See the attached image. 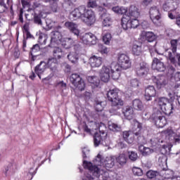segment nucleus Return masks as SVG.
<instances>
[{"label":"nucleus","instance_id":"48","mask_svg":"<svg viewBox=\"0 0 180 180\" xmlns=\"http://www.w3.org/2000/svg\"><path fill=\"white\" fill-rule=\"evenodd\" d=\"M146 176L150 179H153V178H158V176H160V173L155 171L149 170L148 172H147Z\"/></svg>","mask_w":180,"mask_h":180},{"label":"nucleus","instance_id":"24","mask_svg":"<svg viewBox=\"0 0 180 180\" xmlns=\"http://www.w3.org/2000/svg\"><path fill=\"white\" fill-rule=\"evenodd\" d=\"M65 27H67L73 34L75 36H79V30H78V25L72 22H66L65 23Z\"/></svg>","mask_w":180,"mask_h":180},{"label":"nucleus","instance_id":"57","mask_svg":"<svg viewBox=\"0 0 180 180\" xmlns=\"http://www.w3.org/2000/svg\"><path fill=\"white\" fill-rule=\"evenodd\" d=\"M101 4L105 8H112V0H100Z\"/></svg>","mask_w":180,"mask_h":180},{"label":"nucleus","instance_id":"33","mask_svg":"<svg viewBox=\"0 0 180 180\" xmlns=\"http://www.w3.org/2000/svg\"><path fill=\"white\" fill-rule=\"evenodd\" d=\"M112 68L113 70H111V77L112 79L117 80L120 78V70L119 69V65L115 63Z\"/></svg>","mask_w":180,"mask_h":180},{"label":"nucleus","instance_id":"4","mask_svg":"<svg viewBox=\"0 0 180 180\" xmlns=\"http://www.w3.org/2000/svg\"><path fill=\"white\" fill-rule=\"evenodd\" d=\"M95 164V167H105L107 169L109 168H113L115 165V158L113 157H108L103 160V158L101 154H98L96 159L94 160Z\"/></svg>","mask_w":180,"mask_h":180},{"label":"nucleus","instance_id":"7","mask_svg":"<svg viewBox=\"0 0 180 180\" xmlns=\"http://www.w3.org/2000/svg\"><path fill=\"white\" fill-rule=\"evenodd\" d=\"M171 148H172V146L170 145H163L160 148V153L162 156L158 158V162L160 165H167V155H171L172 153H171Z\"/></svg>","mask_w":180,"mask_h":180},{"label":"nucleus","instance_id":"2","mask_svg":"<svg viewBox=\"0 0 180 180\" xmlns=\"http://www.w3.org/2000/svg\"><path fill=\"white\" fill-rule=\"evenodd\" d=\"M172 51H167V57L171 61L172 64L179 70L180 68V53H176V49L178 47V40L172 39L170 41Z\"/></svg>","mask_w":180,"mask_h":180},{"label":"nucleus","instance_id":"60","mask_svg":"<svg viewBox=\"0 0 180 180\" xmlns=\"http://www.w3.org/2000/svg\"><path fill=\"white\" fill-rule=\"evenodd\" d=\"M140 84V82H139V79H132L130 80V86L132 88H137Z\"/></svg>","mask_w":180,"mask_h":180},{"label":"nucleus","instance_id":"54","mask_svg":"<svg viewBox=\"0 0 180 180\" xmlns=\"http://www.w3.org/2000/svg\"><path fill=\"white\" fill-rule=\"evenodd\" d=\"M34 23H36L37 25H39L40 26H41V25H43V23L41 22V13L39 14L34 15Z\"/></svg>","mask_w":180,"mask_h":180},{"label":"nucleus","instance_id":"27","mask_svg":"<svg viewBox=\"0 0 180 180\" xmlns=\"http://www.w3.org/2000/svg\"><path fill=\"white\" fill-rule=\"evenodd\" d=\"M160 109L163 113L165 115H167V116H169L172 113H174V105L169 102Z\"/></svg>","mask_w":180,"mask_h":180},{"label":"nucleus","instance_id":"63","mask_svg":"<svg viewBox=\"0 0 180 180\" xmlns=\"http://www.w3.org/2000/svg\"><path fill=\"white\" fill-rule=\"evenodd\" d=\"M141 26L143 29H148V27H150V23H148L146 20H144L141 22Z\"/></svg>","mask_w":180,"mask_h":180},{"label":"nucleus","instance_id":"61","mask_svg":"<svg viewBox=\"0 0 180 180\" xmlns=\"http://www.w3.org/2000/svg\"><path fill=\"white\" fill-rule=\"evenodd\" d=\"M50 8L52 12L57 13V11L58 9V4H57V2L50 3Z\"/></svg>","mask_w":180,"mask_h":180},{"label":"nucleus","instance_id":"25","mask_svg":"<svg viewBox=\"0 0 180 180\" xmlns=\"http://www.w3.org/2000/svg\"><path fill=\"white\" fill-rule=\"evenodd\" d=\"M89 63L93 68L101 67L102 65V58L93 56L89 58Z\"/></svg>","mask_w":180,"mask_h":180},{"label":"nucleus","instance_id":"42","mask_svg":"<svg viewBox=\"0 0 180 180\" xmlns=\"http://www.w3.org/2000/svg\"><path fill=\"white\" fill-rule=\"evenodd\" d=\"M133 106L136 110H141L142 109H144V105H143V103L139 99H135L133 101Z\"/></svg>","mask_w":180,"mask_h":180},{"label":"nucleus","instance_id":"29","mask_svg":"<svg viewBox=\"0 0 180 180\" xmlns=\"http://www.w3.org/2000/svg\"><path fill=\"white\" fill-rule=\"evenodd\" d=\"M139 151L141 153L143 157H147V155H150V154H153L154 153V150L145 147L143 145H140L139 146Z\"/></svg>","mask_w":180,"mask_h":180},{"label":"nucleus","instance_id":"35","mask_svg":"<svg viewBox=\"0 0 180 180\" xmlns=\"http://www.w3.org/2000/svg\"><path fill=\"white\" fill-rule=\"evenodd\" d=\"M160 175H161L165 179H172V178L174 176V171L169 169L162 170Z\"/></svg>","mask_w":180,"mask_h":180},{"label":"nucleus","instance_id":"45","mask_svg":"<svg viewBox=\"0 0 180 180\" xmlns=\"http://www.w3.org/2000/svg\"><path fill=\"white\" fill-rule=\"evenodd\" d=\"M108 127L110 130H112V131H122V127H120V125L115 124V123L110 124Z\"/></svg>","mask_w":180,"mask_h":180},{"label":"nucleus","instance_id":"55","mask_svg":"<svg viewBox=\"0 0 180 180\" xmlns=\"http://www.w3.org/2000/svg\"><path fill=\"white\" fill-rule=\"evenodd\" d=\"M100 77L103 82H108L110 78V75H109V73H100Z\"/></svg>","mask_w":180,"mask_h":180},{"label":"nucleus","instance_id":"10","mask_svg":"<svg viewBox=\"0 0 180 180\" xmlns=\"http://www.w3.org/2000/svg\"><path fill=\"white\" fill-rule=\"evenodd\" d=\"M118 67L122 68V70H128L131 67V61H130V58L124 53H121L118 55Z\"/></svg>","mask_w":180,"mask_h":180},{"label":"nucleus","instance_id":"37","mask_svg":"<svg viewBox=\"0 0 180 180\" xmlns=\"http://www.w3.org/2000/svg\"><path fill=\"white\" fill-rule=\"evenodd\" d=\"M153 123H155V126L158 127L162 128L167 124V119L165 117H162L158 120L155 121Z\"/></svg>","mask_w":180,"mask_h":180},{"label":"nucleus","instance_id":"31","mask_svg":"<svg viewBox=\"0 0 180 180\" xmlns=\"http://www.w3.org/2000/svg\"><path fill=\"white\" fill-rule=\"evenodd\" d=\"M53 58H56V60H60V58H63L64 56H65V53H64V51H63V49L60 47H56L53 50Z\"/></svg>","mask_w":180,"mask_h":180},{"label":"nucleus","instance_id":"19","mask_svg":"<svg viewBox=\"0 0 180 180\" xmlns=\"http://www.w3.org/2000/svg\"><path fill=\"white\" fill-rule=\"evenodd\" d=\"M122 114L124 115L125 119L127 120H131L134 117V110L131 106L127 105L122 108Z\"/></svg>","mask_w":180,"mask_h":180},{"label":"nucleus","instance_id":"39","mask_svg":"<svg viewBox=\"0 0 180 180\" xmlns=\"http://www.w3.org/2000/svg\"><path fill=\"white\" fill-rule=\"evenodd\" d=\"M158 102V105L161 109L162 108H164L167 103H169V100L165 97H160L156 99Z\"/></svg>","mask_w":180,"mask_h":180},{"label":"nucleus","instance_id":"23","mask_svg":"<svg viewBox=\"0 0 180 180\" xmlns=\"http://www.w3.org/2000/svg\"><path fill=\"white\" fill-rule=\"evenodd\" d=\"M46 68H47V63L44 61H41L40 63L35 67V74L38 75L40 79H41V75L44 72V71H46Z\"/></svg>","mask_w":180,"mask_h":180},{"label":"nucleus","instance_id":"43","mask_svg":"<svg viewBox=\"0 0 180 180\" xmlns=\"http://www.w3.org/2000/svg\"><path fill=\"white\" fill-rule=\"evenodd\" d=\"M15 171H16V166H15L12 164H10L6 168L5 174H6V175H13V174H15Z\"/></svg>","mask_w":180,"mask_h":180},{"label":"nucleus","instance_id":"15","mask_svg":"<svg viewBox=\"0 0 180 180\" xmlns=\"http://www.w3.org/2000/svg\"><path fill=\"white\" fill-rule=\"evenodd\" d=\"M150 71L148 68V65L144 62H141L139 64L136 65L135 66V72L139 77H143V75H147Z\"/></svg>","mask_w":180,"mask_h":180},{"label":"nucleus","instance_id":"3","mask_svg":"<svg viewBox=\"0 0 180 180\" xmlns=\"http://www.w3.org/2000/svg\"><path fill=\"white\" fill-rule=\"evenodd\" d=\"M83 167L85 169H89L94 177H86L83 180H99V176L105 172L103 169H101L98 167L94 166L92 162L86 160L83 161Z\"/></svg>","mask_w":180,"mask_h":180},{"label":"nucleus","instance_id":"8","mask_svg":"<svg viewBox=\"0 0 180 180\" xmlns=\"http://www.w3.org/2000/svg\"><path fill=\"white\" fill-rule=\"evenodd\" d=\"M70 82L79 89V91H84L85 89V82L82 77L77 73L72 74L70 77Z\"/></svg>","mask_w":180,"mask_h":180},{"label":"nucleus","instance_id":"21","mask_svg":"<svg viewBox=\"0 0 180 180\" xmlns=\"http://www.w3.org/2000/svg\"><path fill=\"white\" fill-rule=\"evenodd\" d=\"M140 8L134 5H132L129 7V18H136L139 19L140 18V13H141Z\"/></svg>","mask_w":180,"mask_h":180},{"label":"nucleus","instance_id":"44","mask_svg":"<svg viewBox=\"0 0 180 180\" xmlns=\"http://www.w3.org/2000/svg\"><path fill=\"white\" fill-rule=\"evenodd\" d=\"M116 161L120 165H124L127 162V157H126L125 154H121L116 158Z\"/></svg>","mask_w":180,"mask_h":180},{"label":"nucleus","instance_id":"32","mask_svg":"<svg viewBox=\"0 0 180 180\" xmlns=\"http://www.w3.org/2000/svg\"><path fill=\"white\" fill-rule=\"evenodd\" d=\"M119 92H120V90L118 89H113L112 90H110L107 93V98L108 101H112V99H115L116 98L119 97Z\"/></svg>","mask_w":180,"mask_h":180},{"label":"nucleus","instance_id":"16","mask_svg":"<svg viewBox=\"0 0 180 180\" xmlns=\"http://www.w3.org/2000/svg\"><path fill=\"white\" fill-rule=\"evenodd\" d=\"M82 40L84 44H86V46H92L94 44H96L98 39H96V36H95V34L91 32H87L82 36Z\"/></svg>","mask_w":180,"mask_h":180},{"label":"nucleus","instance_id":"1","mask_svg":"<svg viewBox=\"0 0 180 180\" xmlns=\"http://www.w3.org/2000/svg\"><path fill=\"white\" fill-rule=\"evenodd\" d=\"M70 17L73 20L80 19L87 26H92L96 22L95 12L92 10L86 9L85 6H80L75 8L70 13Z\"/></svg>","mask_w":180,"mask_h":180},{"label":"nucleus","instance_id":"17","mask_svg":"<svg viewBox=\"0 0 180 180\" xmlns=\"http://www.w3.org/2000/svg\"><path fill=\"white\" fill-rule=\"evenodd\" d=\"M154 82L156 84L158 89H162L168 85V79L165 76H158L155 78Z\"/></svg>","mask_w":180,"mask_h":180},{"label":"nucleus","instance_id":"41","mask_svg":"<svg viewBox=\"0 0 180 180\" xmlns=\"http://www.w3.org/2000/svg\"><path fill=\"white\" fill-rule=\"evenodd\" d=\"M112 11H113L115 13H117L118 15H124V13L127 12V9H126V8L120 6L112 7Z\"/></svg>","mask_w":180,"mask_h":180},{"label":"nucleus","instance_id":"50","mask_svg":"<svg viewBox=\"0 0 180 180\" xmlns=\"http://www.w3.org/2000/svg\"><path fill=\"white\" fill-rule=\"evenodd\" d=\"M39 51H40V46H39L38 44L33 45L30 51L31 56H32V57L37 56L36 53H39Z\"/></svg>","mask_w":180,"mask_h":180},{"label":"nucleus","instance_id":"53","mask_svg":"<svg viewBox=\"0 0 180 180\" xmlns=\"http://www.w3.org/2000/svg\"><path fill=\"white\" fill-rule=\"evenodd\" d=\"M112 40V34L107 33L103 37V41L105 44H110V41Z\"/></svg>","mask_w":180,"mask_h":180},{"label":"nucleus","instance_id":"18","mask_svg":"<svg viewBox=\"0 0 180 180\" xmlns=\"http://www.w3.org/2000/svg\"><path fill=\"white\" fill-rule=\"evenodd\" d=\"M157 95V91L154 86H148L145 89V99L146 101H151Z\"/></svg>","mask_w":180,"mask_h":180},{"label":"nucleus","instance_id":"30","mask_svg":"<svg viewBox=\"0 0 180 180\" xmlns=\"http://www.w3.org/2000/svg\"><path fill=\"white\" fill-rule=\"evenodd\" d=\"M162 9L165 12H172L176 10V7H175V3L166 1L162 5Z\"/></svg>","mask_w":180,"mask_h":180},{"label":"nucleus","instance_id":"36","mask_svg":"<svg viewBox=\"0 0 180 180\" xmlns=\"http://www.w3.org/2000/svg\"><path fill=\"white\" fill-rule=\"evenodd\" d=\"M113 65H115V63H111L110 65H103L100 70V73L110 75V72L113 71Z\"/></svg>","mask_w":180,"mask_h":180},{"label":"nucleus","instance_id":"46","mask_svg":"<svg viewBox=\"0 0 180 180\" xmlns=\"http://www.w3.org/2000/svg\"><path fill=\"white\" fill-rule=\"evenodd\" d=\"M132 172L136 176H143V169L140 167H134L132 168Z\"/></svg>","mask_w":180,"mask_h":180},{"label":"nucleus","instance_id":"13","mask_svg":"<svg viewBox=\"0 0 180 180\" xmlns=\"http://www.w3.org/2000/svg\"><path fill=\"white\" fill-rule=\"evenodd\" d=\"M110 102H111L112 108L110 109L109 112L112 115H117V110L120 109L121 106L124 105V102L119 96L115 98H112V100H110Z\"/></svg>","mask_w":180,"mask_h":180},{"label":"nucleus","instance_id":"47","mask_svg":"<svg viewBox=\"0 0 180 180\" xmlns=\"http://www.w3.org/2000/svg\"><path fill=\"white\" fill-rule=\"evenodd\" d=\"M88 81L90 82V84H94L96 86H98L99 85V79L98 77L96 76H89L88 77Z\"/></svg>","mask_w":180,"mask_h":180},{"label":"nucleus","instance_id":"26","mask_svg":"<svg viewBox=\"0 0 180 180\" xmlns=\"http://www.w3.org/2000/svg\"><path fill=\"white\" fill-rule=\"evenodd\" d=\"M122 137L124 141L128 144H133L134 141V134L130 131H125L122 132Z\"/></svg>","mask_w":180,"mask_h":180},{"label":"nucleus","instance_id":"9","mask_svg":"<svg viewBox=\"0 0 180 180\" xmlns=\"http://www.w3.org/2000/svg\"><path fill=\"white\" fill-rule=\"evenodd\" d=\"M150 18L151 19L153 23L155 26H160V20H161V13L160 12V8L157 6H152L149 10Z\"/></svg>","mask_w":180,"mask_h":180},{"label":"nucleus","instance_id":"52","mask_svg":"<svg viewBox=\"0 0 180 180\" xmlns=\"http://www.w3.org/2000/svg\"><path fill=\"white\" fill-rule=\"evenodd\" d=\"M128 157L131 161H137V158H139V155H137V153L134 151H129L128 152Z\"/></svg>","mask_w":180,"mask_h":180},{"label":"nucleus","instance_id":"6","mask_svg":"<svg viewBox=\"0 0 180 180\" xmlns=\"http://www.w3.org/2000/svg\"><path fill=\"white\" fill-rule=\"evenodd\" d=\"M99 133H95L94 136V143L95 147H98L103 144L105 146L104 141L106 140L108 134L106 133V127L105 125L100 126L98 128Z\"/></svg>","mask_w":180,"mask_h":180},{"label":"nucleus","instance_id":"22","mask_svg":"<svg viewBox=\"0 0 180 180\" xmlns=\"http://www.w3.org/2000/svg\"><path fill=\"white\" fill-rule=\"evenodd\" d=\"M141 37L144 39L148 43H153L155 40H157V35L153 32L143 31L141 34Z\"/></svg>","mask_w":180,"mask_h":180},{"label":"nucleus","instance_id":"20","mask_svg":"<svg viewBox=\"0 0 180 180\" xmlns=\"http://www.w3.org/2000/svg\"><path fill=\"white\" fill-rule=\"evenodd\" d=\"M152 68L153 70H156L160 72H162L165 71V65H164V63L161 62L158 58H155L153 60Z\"/></svg>","mask_w":180,"mask_h":180},{"label":"nucleus","instance_id":"51","mask_svg":"<svg viewBox=\"0 0 180 180\" xmlns=\"http://www.w3.org/2000/svg\"><path fill=\"white\" fill-rule=\"evenodd\" d=\"M103 106H105V103L103 101H96L95 105L96 112H102L103 110Z\"/></svg>","mask_w":180,"mask_h":180},{"label":"nucleus","instance_id":"34","mask_svg":"<svg viewBox=\"0 0 180 180\" xmlns=\"http://www.w3.org/2000/svg\"><path fill=\"white\" fill-rule=\"evenodd\" d=\"M162 117H165L164 115H162V112L158 109H155L153 114L150 116V119L154 122H156V120H158L159 119H162Z\"/></svg>","mask_w":180,"mask_h":180},{"label":"nucleus","instance_id":"64","mask_svg":"<svg viewBox=\"0 0 180 180\" xmlns=\"http://www.w3.org/2000/svg\"><path fill=\"white\" fill-rule=\"evenodd\" d=\"M138 141L140 143V144H146L147 143V141L146 139H144V136H139L138 137Z\"/></svg>","mask_w":180,"mask_h":180},{"label":"nucleus","instance_id":"14","mask_svg":"<svg viewBox=\"0 0 180 180\" xmlns=\"http://www.w3.org/2000/svg\"><path fill=\"white\" fill-rule=\"evenodd\" d=\"M63 27L60 25L56 27L55 31H53L51 33V44H53V43H58L59 41H61V39H63V36L61 35V32Z\"/></svg>","mask_w":180,"mask_h":180},{"label":"nucleus","instance_id":"5","mask_svg":"<svg viewBox=\"0 0 180 180\" xmlns=\"http://www.w3.org/2000/svg\"><path fill=\"white\" fill-rule=\"evenodd\" d=\"M121 25L124 30H127L139 27L140 22L137 18H130V17L124 15L121 20Z\"/></svg>","mask_w":180,"mask_h":180},{"label":"nucleus","instance_id":"62","mask_svg":"<svg viewBox=\"0 0 180 180\" xmlns=\"http://www.w3.org/2000/svg\"><path fill=\"white\" fill-rule=\"evenodd\" d=\"M88 155H89V149H88L87 148H84L82 149V157L84 160H85V158H87Z\"/></svg>","mask_w":180,"mask_h":180},{"label":"nucleus","instance_id":"59","mask_svg":"<svg viewBox=\"0 0 180 180\" xmlns=\"http://www.w3.org/2000/svg\"><path fill=\"white\" fill-rule=\"evenodd\" d=\"M98 6V3L96 0H89L87 2V8H96Z\"/></svg>","mask_w":180,"mask_h":180},{"label":"nucleus","instance_id":"38","mask_svg":"<svg viewBox=\"0 0 180 180\" xmlns=\"http://www.w3.org/2000/svg\"><path fill=\"white\" fill-rule=\"evenodd\" d=\"M132 53L134 56H140L141 54V44H134L132 46Z\"/></svg>","mask_w":180,"mask_h":180},{"label":"nucleus","instance_id":"56","mask_svg":"<svg viewBox=\"0 0 180 180\" xmlns=\"http://www.w3.org/2000/svg\"><path fill=\"white\" fill-rule=\"evenodd\" d=\"M134 126L137 129V131L134 132L135 136H140V131L143 127V124L137 121L134 122Z\"/></svg>","mask_w":180,"mask_h":180},{"label":"nucleus","instance_id":"11","mask_svg":"<svg viewBox=\"0 0 180 180\" xmlns=\"http://www.w3.org/2000/svg\"><path fill=\"white\" fill-rule=\"evenodd\" d=\"M164 133L169 140H174L176 143H180V127L174 131L171 129H167L164 131Z\"/></svg>","mask_w":180,"mask_h":180},{"label":"nucleus","instance_id":"12","mask_svg":"<svg viewBox=\"0 0 180 180\" xmlns=\"http://www.w3.org/2000/svg\"><path fill=\"white\" fill-rule=\"evenodd\" d=\"M98 11H100V16L103 20V26L104 27H109L112 26V17H110V14L106 13V9L99 7Z\"/></svg>","mask_w":180,"mask_h":180},{"label":"nucleus","instance_id":"49","mask_svg":"<svg viewBox=\"0 0 180 180\" xmlns=\"http://www.w3.org/2000/svg\"><path fill=\"white\" fill-rule=\"evenodd\" d=\"M32 8H34V9H38L39 12H42V11H44L46 6H43L39 1H34L33 3Z\"/></svg>","mask_w":180,"mask_h":180},{"label":"nucleus","instance_id":"28","mask_svg":"<svg viewBox=\"0 0 180 180\" xmlns=\"http://www.w3.org/2000/svg\"><path fill=\"white\" fill-rule=\"evenodd\" d=\"M46 67L51 68V71H56L58 67V61L55 58H50L48 59Z\"/></svg>","mask_w":180,"mask_h":180},{"label":"nucleus","instance_id":"40","mask_svg":"<svg viewBox=\"0 0 180 180\" xmlns=\"http://www.w3.org/2000/svg\"><path fill=\"white\" fill-rule=\"evenodd\" d=\"M68 58L72 63V64H77V63H78V54L75 52H70L68 55Z\"/></svg>","mask_w":180,"mask_h":180},{"label":"nucleus","instance_id":"58","mask_svg":"<svg viewBox=\"0 0 180 180\" xmlns=\"http://www.w3.org/2000/svg\"><path fill=\"white\" fill-rule=\"evenodd\" d=\"M46 41H47V37L45 34L39 35L38 39V42L39 43V44L43 46L46 44Z\"/></svg>","mask_w":180,"mask_h":180}]
</instances>
